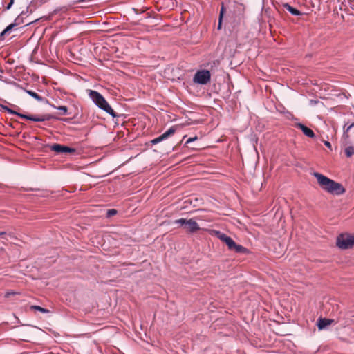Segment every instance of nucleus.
Listing matches in <instances>:
<instances>
[{"mask_svg": "<svg viewBox=\"0 0 354 354\" xmlns=\"http://www.w3.org/2000/svg\"><path fill=\"white\" fill-rule=\"evenodd\" d=\"M313 176L316 178L321 188L328 193L340 196L346 192V189L341 183L329 178L326 176L319 172H314Z\"/></svg>", "mask_w": 354, "mask_h": 354, "instance_id": "nucleus-1", "label": "nucleus"}, {"mask_svg": "<svg viewBox=\"0 0 354 354\" xmlns=\"http://www.w3.org/2000/svg\"><path fill=\"white\" fill-rule=\"evenodd\" d=\"M88 95L93 103L100 109L103 110L113 118L118 117L116 113L99 92L93 90H88Z\"/></svg>", "mask_w": 354, "mask_h": 354, "instance_id": "nucleus-2", "label": "nucleus"}, {"mask_svg": "<svg viewBox=\"0 0 354 354\" xmlns=\"http://www.w3.org/2000/svg\"><path fill=\"white\" fill-rule=\"evenodd\" d=\"M223 243L228 248L229 250L239 254L247 255L251 252L247 248L236 243L230 236L223 233Z\"/></svg>", "mask_w": 354, "mask_h": 354, "instance_id": "nucleus-3", "label": "nucleus"}, {"mask_svg": "<svg viewBox=\"0 0 354 354\" xmlns=\"http://www.w3.org/2000/svg\"><path fill=\"white\" fill-rule=\"evenodd\" d=\"M336 245L342 250L354 247V234L342 233L337 236Z\"/></svg>", "mask_w": 354, "mask_h": 354, "instance_id": "nucleus-4", "label": "nucleus"}, {"mask_svg": "<svg viewBox=\"0 0 354 354\" xmlns=\"http://www.w3.org/2000/svg\"><path fill=\"white\" fill-rule=\"evenodd\" d=\"M337 323L335 319L328 318L320 315L316 320L315 326L319 331L328 330L330 326H335Z\"/></svg>", "mask_w": 354, "mask_h": 354, "instance_id": "nucleus-5", "label": "nucleus"}, {"mask_svg": "<svg viewBox=\"0 0 354 354\" xmlns=\"http://www.w3.org/2000/svg\"><path fill=\"white\" fill-rule=\"evenodd\" d=\"M351 129H354V115H351V118L348 119V120H344L342 142L345 146L347 144H351L348 132Z\"/></svg>", "mask_w": 354, "mask_h": 354, "instance_id": "nucleus-6", "label": "nucleus"}, {"mask_svg": "<svg viewBox=\"0 0 354 354\" xmlns=\"http://www.w3.org/2000/svg\"><path fill=\"white\" fill-rule=\"evenodd\" d=\"M211 74L208 70H200L196 71L194 77L193 82L194 83L205 85L210 81Z\"/></svg>", "mask_w": 354, "mask_h": 354, "instance_id": "nucleus-7", "label": "nucleus"}, {"mask_svg": "<svg viewBox=\"0 0 354 354\" xmlns=\"http://www.w3.org/2000/svg\"><path fill=\"white\" fill-rule=\"evenodd\" d=\"M176 223L180 224L187 232H194L200 228L198 224L192 219L187 220L185 218H180L176 220Z\"/></svg>", "mask_w": 354, "mask_h": 354, "instance_id": "nucleus-8", "label": "nucleus"}, {"mask_svg": "<svg viewBox=\"0 0 354 354\" xmlns=\"http://www.w3.org/2000/svg\"><path fill=\"white\" fill-rule=\"evenodd\" d=\"M50 149L51 151H55L59 154L73 153L75 152V149L61 144H53L50 146Z\"/></svg>", "mask_w": 354, "mask_h": 354, "instance_id": "nucleus-9", "label": "nucleus"}, {"mask_svg": "<svg viewBox=\"0 0 354 354\" xmlns=\"http://www.w3.org/2000/svg\"><path fill=\"white\" fill-rule=\"evenodd\" d=\"M295 127L299 129L306 136L310 138H314L315 137V134L313 131L303 123L297 122L295 124Z\"/></svg>", "mask_w": 354, "mask_h": 354, "instance_id": "nucleus-10", "label": "nucleus"}, {"mask_svg": "<svg viewBox=\"0 0 354 354\" xmlns=\"http://www.w3.org/2000/svg\"><path fill=\"white\" fill-rule=\"evenodd\" d=\"M283 8L287 10L292 15L299 17L303 15V12L297 8L290 6L288 3H286L283 5Z\"/></svg>", "mask_w": 354, "mask_h": 354, "instance_id": "nucleus-11", "label": "nucleus"}, {"mask_svg": "<svg viewBox=\"0 0 354 354\" xmlns=\"http://www.w3.org/2000/svg\"><path fill=\"white\" fill-rule=\"evenodd\" d=\"M0 237L6 241H12L17 239L15 234L12 232H0Z\"/></svg>", "mask_w": 354, "mask_h": 354, "instance_id": "nucleus-12", "label": "nucleus"}, {"mask_svg": "<svg viewBox=\"0 0 354 354\" xmlns=\"http://www.w3.org/2000/svg\"><path fill=\"white\" fill-rule=\"evenodd\" d=\"M347 147L344 149V153L347 158H351L353 155H354V142L353 145L351 142V144H347Z\"/></svg>", "mask_w": 354, "mask_h": 354, "instance_id": "nucleus-13", "label": "nucleus"}, {"mask_svg": "<svg viewBox=\"0 0 354 354\" xmlns=\"http://www.w3.org/2000/svg\"><path fill=\"white\" fill-rule=\"evenodd\" d=\"M24 91L26 93H28L30 96H31L34 99L37 100L38 102L43 101L44 98L41 95L37 94L36 92L30 91V90H26V89H24Z\"/></svg>", "mask_w": 354, "mask_h": 354, "instance_id": "nucleus-14", "label": "nucleus"}, {"mask_svg": "<svg viewBox=\"0 0 354 354\" xmlns=\"http://www.w3.org/2000/svg\"><path fill=\"white\" fill-rule=\"evenodd\" d=\"M54 118L53 115L50 114H46L42 115H36V122L48 121Z\"/></svg>", "mask_w": 354, "mask_h": 354, "instance_id": "nucleus-15", "label": "nucleus"}, {"mask_svg": "<svg viewBox=\"0 0 354 354\" xmlns=\"http://www.w3.org/2000/svg\"><path fill=\"white\" fill-rule=\"evenodd\" d=\"M17 116L25 120L36 122V115H27L18 112Z\"/></svg>", "mask_w": 354, "mask_h": 354, "instance_id": "nucleus-16", "label": "nucleus"}, {"mask_svg": "<svg viewBox=\"0 0 354 354\" xmlns=\"http://www.w3.org/2000/svg\"><path fill=\"white\" fill-rule=\"evenodd\" d=\"M176 131V127H171L168 130H167L165 133L162 134L164 140L167 139L170 136L173 135Z\"/></svg>", "mask_w": 354, "mask_h": 354, "instance_id": "nucleus-17", "label": "nucleus"}, {"mask_svg": "<svg viewBox=\"0 0 354 354\" xmlns=\"http://www.w3.org/2000/svg\"><path fill=\"white\" fill-rule=\"evenodd\" d=\"M176 131V127H171L168 130H167L165 133L162 134L164 140L167 139L170 136L173 135Z\"/></svg>", "mask_w": 354, "mask_h": 354, "instance_id": "nucleus-18", "label": "nucleus"}, {"mask_svg": "<svg viewBox=\"0 0 354 354\" xmlns=\"http://www.w3.org/2000/svg\"><path fill=\"white\" fill-rule=\"evenodd\" d=\"M25 16V12L22 11L19 16L15 19L13 23H17V26L24 23V17Z\"/></svg>", "mask_w": 354, "mask_h": 354, "instance_id": "nucleus-19", "label": "nucleus"}, {"mask_svg": "<svg viewBox=\"0 0 354 354\" xmlns=\"http://www.w3.org/2000/svg\"><path fill=\"white\" fill-rule=\"evenodd\" d=\"M284 114L288 119L295 121V122H299V119L295 118L291 112L286 111L284 112Z\"/></svg>", "mask_w": 354, "mask_h": 354, "instance_id": "nucleus-20", "label": "nucleus"}, {"mask_svg": "<svg viewBox=\"0 0 354 354\" xmlns=\"http://www.w3.org/2000/svg\"><path fill=\"white\" fill-rule=\"evenodd\" d=\"M52 106L57 110H59L62 111V115H66L68 112V108L66 106H55L54 105H52Z\"/></svg>", "mask_w": 354, "mask_h": 354, "instance_id": "nucleus-21", "label": "nucleus"}, {"mask_svg": "<svg viewBox=\"0 0 354 354\" xmlns=\"http://www.w3.org/2000/svg\"><path fill=\"white\" fill-rule=\"evenodd\" d=\"M17 26V23H12L9 24L5 29L4 32H10L15 26Z\"/></svg>", "mask_w": 354, "mask_h": 354, "instance_id": "nucleus-22", "label": "nucleus"}, {"mask_svg": "<svg viewBox=\"0 0 354 354\" xmlns=\"http://www.w3.org/2000/svg\"><path fill=\"white\" fill-rule=\"evenodd\" d=\"M165 140L164 138H162V135H160V136L153 139L151 142L152 145H156L162 141Z\"/></svg>", "mask_w": 354, "mask_h": 354, "instance_id": "nucleus-23", "label": "nucleus"}, {"mask_svg": "<svg viewBox=\"0 0 354 354\" xmlns=\"http://www.w3.org/2000/svg\"><path fill=\"white\" fill-rule=\"evenodd\" d=\"M117 212H118L117 210L115 209H109L106 212V216L108 218H110V217L115 215L117 214Z\"/></svg>", "mask_w": 354, "mask_h": 354, "instance_id": "nucleus-24", "label": "nucleus"}, {"mask_svg": "<svg viewBox=\"0 0 354 354\" xmlns=\"http://www.w3.org/2000/svg\"><path fill=\"white\" fill-rule=\"evenodd\" d=\"M217 29L221 30V9L218 12Z\"/></svg>", "mask_w": 354, "mask_h": 354, "instance_id": "nucleus-25", "label": "nucleus"}, {"mask_svg": "<svg viewBox=\"0 0 354 354\" xmlns=\"http://www.w3.org/2000/svg\"><path fill=\"white\" fill-rule=\"evenodd\" d=\"M29 310H47V309L45 308L41 307L39 306H37V305H31L30 306Z\"/></svg>", "mask_w": 354, "mask_h": 354, "instance_id": "nucleus-26", "label": "nucleus"}, {"mask_svg": "<svg viewBox=\"0 0 354 354\" xmlns=\"http://www.w3.org/2000/svg\"><path fill=\"white\" fill-rule=\"evenodd\" d=\"M14 2H15V0H10V2L8 3V4L6 6L5 9L6 10H8L11 8V7L12 6V5L14 4Z\"/></svg>", "mask_w": 354, "mask_h": 354, "instance_id": "nucleus-27", "label": "nucleus"}, {"mask_svg": "<svg viewBox=\"0 0 354 354\" xmlns=\"http://www.w3.org/2000/svg\"><path fill=\"white\" fill-rule=\"evenodd\" d=\"M7 112H8V113H10V114H12V115H17V114H18V112H17V111H15V110H13V109H10V108H9V109H8Z\"/></svg>", "mask_w": 354, "mask_h": 354, "instance_id": "nucleus-28", "label": "nucleus"}, {"mask_svg": "<svg viewBox=\"0 0 354 354\" xmlns=\"http://www.w3.org/2000/svg\"><path fill=\"white\" fill-rule=\"evenodd\" d=\"M212 232L214 234H215V235L220 239L221 240V232L220 231H216V230H214L212 231Z\"/></svg>", "mask_w": 354, "mask_h": 354, "instance_id": "nucleus-29", "label": "nucleus"}, {"mask_svg": "<svg viewBox=\"0 0 354 354\" xmlns=\"http://www.w3.org/2000/svg\"><path fill=\"white\" fill-rule=\"evenodd\" d=\"M196 139H197V137L189 138H188V139L187 140V141H186V142H185V143H186V144H189V143H190V142H193V141L196 140Z\"/></svg>", "mask_w": 354, "mask_h": 354, "instance_id": "nucleus-30", "label": "nucleus"}, {"mask_svg": "<svg viewBox=\"0 0 354 354\" xmlns=\"http://www.w3.org/2000/svg\"><path fill=\"white\" fill-rule=\"evenodd\" d=\"M324 145L326 147H327L330 150H332V146L330 142L328 141H324Z\"/></svg>", "mask_w": 354, "mask_h": 354, "instance_id": "nucleus-31", "label": "nucleus"}, {"mask_svg": "<svg viewBox=\"0 0 354 354\" xmlns=\"http://www.w3.org/2000/svg\"><path fill=\"white\" fill-rule=\"evenodd\" d=\"M15 295V292H12V291H10V292H7L5 295V297H9L10 295Z\"/></svg>", "mask_w": 354, "mask_h": 354, "instance_id": "nucleus-32", "label": "nucleus"}, {"mask_svg": "<svg viewBox=\"0 0 354 354\" xmlns=\"http://www.w3.org/2000/svg\"><path fill=\"white\" fill-rule=\"evenodd\" d=\"M0 107L3 109V110H5V111H8V109L10 108L8 107V106L6 105H4V104H0Z\"/></svg>", "mask_w": 354, "mask_h": 354, "instance_id": "nucleus-33", "label": "nucleus"}, {"mask_svg": "<svg viewBox=\"0 0 354 354\" xmlns=\"http://www.w3.org/2000/svg\"><path fill=\"white\" fill-rule=\"evenodd\" d=\"M225 12H226V8L224 6V3H223V17H224Z\"/></svg>", "mask_w": 354, "mask_h": 354, "instance_id": "nucleus-34", "label": "nucleus"}, {"mask_svg": "<svg viewBox=\"0 0 354 354\" xmlns=\"http://www.w3.org/2000/svg\"><path fill=\"white\" fill-rule=\"evenodd\" d=\"M8 34L7 32H4V30L0 33V38H2L4 35Z\"/></svg>", "mask_w": 354, "mask_h": 354, "instance_id": "nucleus-35", "label": "nucleus"}, {"mask_svg": "<svg viewBox=\"0 0 354 354\" xmlns=\"http://www.w3.org/2000/svg\"><path fill=\"white\" fill-rule=\"evenodd\" d=\"M317 102H318V101H315V100H310V104H316Z\"/></svg>", "mask_w": 354, "mask_h": 354, "instance_id": "nucleus-36", "label": "nucleus"}, {"mask_svg": "<svg viewBox=\"0 0 354 354\" xmlns=\"http://www.w3.org/2000/svg\"><path fill=\"white\" fill-rule=\"evenodd\" d=\"M24 11L25 12V15H26V14H28V12H29V8H28V7H27V8H26V10H24Z\"/></svg>", "mask_w": 354, "mask_h": 354, "instance_id": "nucleus-37", "label": "nucleus"}, {"mask_svg": "<svg viewBox=\"0 0 354 354\" xmlns=\"http://www.w3.org/2000/svg\"><path fill=\"white\" fill-rule=\"evenodd\" d=\"M351 8L352 10H354V6H351Z\"/></svg>", "mask_w": 354, "mask_h": 354, "instance_id": "nucleus-38", "label": "nucleus"}, {"mask_svg": "<svg viewBox=\"0 0 354 354\" xmlns=\"http://www.w3.org/2000/svg\"><path fill=\"white\" fill-rule=\"evenodd\" d=\"M41 313H48L49 311H46V310H44V311H41Z\"/></svg>", "mask_w": 354, "mask_h": 354, "instance_id": "nucleus-39", "label": "nucleus"}, {"mask_svg": "<svg viewBox=\"0 0 354 354\" xmlns=\"http://www.w3.org/2000/svg\"><path fill=\"white\" fill-rule=\"evenodd\" d=\"M12 106H15V105H13V104H12ZM15 107H17V109H19V107H18V106H15Z\"/></svg>", "mask_w": 354, "mask_h": 354, "instance_id": "nucleus-40", "label": "nucleus"}]
</instances>
